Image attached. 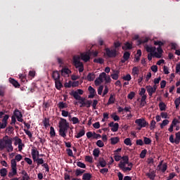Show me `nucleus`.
<instances>
[{
	"label": "nucleus",
	"instance_id": "f257e3e1",
	"mask_svg": "<svg viewBox=\"0 0 180 180\" xmlns=\"http://www.w3.org/2000/svg\"><path fill=\"white\" fill-rule=\"evenodd\" d=\"M68 129H70V123L67 122V120L60 118L59 122V136L65 139L67 133H68Z\"/></svg>",
	"mask_w": 180,
	"mask_h": 180
},
{
	"label": "nucleus",
	"instance_id": "f03ea898",
	"mask_svg": "<svg viewBox=\"0 0 180 180\" xmlns=\"http://www.w3.org/2000/svg\"><path fill=\"white\" fill-rule=\"evenodd\" d=\"M4 148H6L8 153L13 151V146H12V138H9V136L7 135L4 137L3 141L2 139H0V150H4Z\"/></svg>",
	"mask_w": 180,
	"mask_h": 180
},
{
	"label": "nucleus",
	"instance_id": "7ed1b4c3",
	"mask_svg": "<svg viewBox=\"0 0 180 180\" xmlns=\"http://www.w3.org/2000/svg\"><path fill=\"white\" fill-rule=\"evenodd\" d=\"M121 160L118 164L119 168L123 171V172H126L127 170H130V168H124L127 164H129V156L124 155L121 158Z\"/></svg>",
	"mask_w": 180,
	"mask_h": 180
},
{
	"label": "nucleus",
	"instance_id": "20e7f679",
	"mask_svg": "<svg viewBox=\"0 0 180 180\" xmlns=\"http://www.w3.org/2000/svg\"><path fill=\"white\" fill-rule=\"evenodd\" d=\"M72 96L76 99V101H79L78 103L80 104V108H85V101L86 99L85 98L82 97L81 96L78 95V93L77 92H72ZM77 102L75 103V105H77Z\"/></svg>",
	"mask_w": 180,
	"mask_h": 180
},
{
	"label": "nucleus",
	"instance_id": "39448f33",
	"mask_svg": "<svg viewBox=\"0 0 180 180\" xmlns=\"http://www.w3.org/2000/svg\"><path fill=\"white\" fill-rule=\"evenodd\" d=\"M135 123H136V124H138V126L140 127L139 129V130H141V129H143V127L149 126L148 122H147V121H146V120H144L143 118L136 119L135 120Z\"/></svg>",
	"mask_w": 180,
	"mask_h": 180
},
{
	"label": "nucleus",
	"instance_id": "423d86ee",
	"mask_svg": "<svg viewBox=\"0 0 180 180\" xmlns=\"http://www.w3.org/2000/svg\"><path fill=\"white\" fill-rule=\"evenodd\" d=\"M105 54L110 58H115L117 56V51L116 49L110 50L109 48H105Z\"/></svg>",
	"mask_w": 180,
	"mask_h": 180
},
{
	"label": "nucleus",
	"instance_id": "0eeeda50",
	"mask_svg": "<svg viewBox=\"0 0 180 180\" xmlns=\"http://www.w3.org/2000/svg\"><path fill=\"white\" fill-rule=\"evenodd\" d=\"M79 60H81V57H79L78 56H75L73 57V63H74L75 68H79L80 67L84 66V63H82V62H81Z\"/></svg>",
	"mask_w": 180,
	"mask_h": 180
},
{
	"label": "nucleus",
	"instance_id": "6e6552de",
	"mask_svg": "<svg viewBox=\"0 0 180 180\" xmlns=\"http://www.w3.org/2000/svg\"><path fill=\"white\" fill-rule=\"evenodd\" d=\"M157 51L153 53V57H155L156 58H161L162 57V53H164V50H162V47H158Z\"/></svg>",
	"mask_w": 180,
	"mask_h": 180
},
{
	"label": "nucleus",
	"instance_id": "1a4fd4ad",
	"mask_svg": "<svg viewBox=\"0 0 180 180\" xmlns=\"http://www.w3.org/2000/svg\"><path fill=\"white\" fill-rule=\"evenodd\" d=\"M109 127L111 128V131L116 132L119 130V123H115L113 122H111L108 124Z\"/></svg>",
	"mask_w": 180,
	"mask_h": 180
},
{
	"label": "nucleus",
	"instance_id": "9d476101",
	"mask_svg": "<svg viewBox=\"0 0 180 180\" xmlns=\"http://www.w3.org/2000/svg\"><path fill=\"white\" fill-rule=\"evenodd\" d=\"M88 91L89 92V95L88 96V98L89 99H92L93 98L95 97V94H96V90H95V89H94V87H92L91 86H89L88 88Z\"/></svg>",
	"mask_w": 180,
	"mask_h": 180
},
{
	"label": "nucleus",
	"instance_id": "9b49d317",
	"mask_svg": "<svg viewBox=\"0 0 180 180\" xmlns=\"http://www.w3.org/2000/svg\"><path fill=\"white\" fill-rule=\"evenodd\" d=\"M81 59L84 61V63H88L89 60H91V56H89V53H81Z\"/></svg>",
	"mask_w": 180,
	"mask_h": 180
},
{
	"label": "nucleus",
	"instance_id": "f8f14e48",
	"mask_svg": "<svg viewBox=\"0 0 180 180\" xmlns=\"http://www.w3.org/2000/svg\"><path fill=\"white\" fill-rule=\"evenodd\" d=\"M146 176L149 178L150 180L155 179V176H157L156 172L154 170L150 169L149 172L146 174Z\"/></svg>",
	"mask_w": 180,
	"mask_h": 180
},
{
	"label": "nucleus",
	"instance_id": "ddd939ff",
	"mask_svg": "<svg viewBox=\"0 0 180 180\" xmlns=\"http://www.w3.org/2000/svg\"><path fill=\"white\" fill-rule=\"evenodd\" d=\"M146 89L150 96V98H153V94H155V89H153V86H146Z\"/></svg>",
	"mask_w": 180,
	"mask_h": 180
},
{
	"label": "nucleus",
	"instance_id": "4468645a",
	"mask_svg": "<svg viewBox=\"0 0 180 180\" xmlns=\"http://www.w3.org/2000/svg\"><path fill=\"white\" fill-rule=\"evenodd\" d=\"M8 81L10 84H11L13 86H14L15 88H19V86H20V84H19V82L12 77H10L8 79Z\"/></svg>",
	"mask_w": 180,
	"mask_h": 180
},
{
	"label": "nucleus",
	"instance_id": "2eb2a0df",
	"mask_svg": "<svg viewBox=\"0 0 180 180\" xmlns=\"http://www.w3.org/2000/svg\"><path fill=\"white\" fill-rule=\"evenodd\" d=\"M52 78L54 81L60 80V72L58 70H54L52 72Z\"/></svg>",
	"mask_w": 180,
	"mask_h": 180
},
{
	"label": "nucleus",
	"instance_id": "dca6fc26",
	"mask_svg": "<svg viewBox=\"0 0 180 180\" xmlns=\"http://www.w3.org/2000/svg\"><path fill=\"white\" fill-rule=\"evenodd\" d=\"M145 49L147 53H155V50H157V48H155V46H150L148 45H146Z\"/></svg>",
	"mask_w": 180,
	"mask_h": 180
},
{
	"label": "nucleus",
	"instance_id": "f3484780",
	"mask_svg": "<svg viewBox=\"0 0 180 180\" xmlns=\"http://www.w3.org/2000/svg\"><path fill=\"white\" fill-rule=\"evenodd\" d=\"M31 154L32 155L34 162H36V159L37 158V157H39V150L33 148L32 149Z\"/></svg>",
	"mask_w": 180,
	"mask_h": 180
},
{
	"label": "nucleus",
	"instance_id": "a211bd4d",
	"mask_svg": "<svg viewBox=\"0 0 180 180\" xmlns=\"http://www.w3.org/2000/svg\"><path fill=\"white\" fill-rule=\"evenodd\" d=\"M18 174V169L11 167V172L8 173V178H13V176H15Z\"/></svg>",
	"mask_w": 180,
	"mask_h": 180
},
{
	"label": "nucleus",
	"instance_id": "6ab92c4d",
	"mask_svg": "<svg viewBox=\"0 0 180 180\" xmlns=\"http://www.w3.org/2000/svg\"><path fill=\"white\" fill-rule=\"evenodd\" d=\"M140 72V70L139 69V67H134L132 69V75H134V77H139V74Z\"/></svg>",
	"mask_w": 180,
	"mask_h": 180
},
{
	"label": "nucleus",
	"instance_id": "aec40b11",
	"mask_svg": "<svg viewBox=\"0 0 180 180\" xmlns=\"http://www.w3.org/2000/svg\"><path fill=\"white\" fill-rule=\"evenodd\" d=\"M55 86L56 89H58L59 91L63 88V83L59 80H55Z\"/></svg>",
	"mask_w": 180,
	"mask_h": 180
},
{
	"label": "nucleus",
	"instance_id": "412c9836",
	"mask_svg": "<svg viewBox=\"0 0 180 180\" xmlns=\"http://www.w3.org/2000/svg\"><path fill=\"white\" fill-rule=\"evenodd\" d=\"M60 72H61V75L63 77H65V75H68V74H70V72H71V70H70V69H68V68H63L60 70Z\"/></svg>",
	"mask_w": 180,
	"mask_h": 180
},
{
	"label": "nucleus",
	"instance_id": "4be33fe9",
	"mask_svg": "<svg viewBox=\"0 0 180 180\" xmlns=\"http://www.w3.org/2000/svg\"><path fill=\"white\" fill-rule=\"evenodd\" d=\"M133 46L130 42H127L124 46H122V50H131Z\"/></svg>",
	"mask_w": 180,
	"mask_h": 180
},
{
	"label": "nucleus",
	"instance_id": "5701e85b",
	"mask_svg": "<svg viewBox=\"0 0 180 180\" xmlns=\"http://www.w3.org/2000/svg\"><path fill=\"white\" fill-rule=\"evenodd\" d=\"M98 164L102 168H105V167H106V160H105V159L102 158H100L98 160Z\"/></svg>",
	"mask_w": 180,
	"mask_h": 180
},
{
	"label": "nucleus",
	"instance_id": "b1692460",
	"mask_svg": "<svg viewBox=\"0 0 180 180\" xmlns=\"http://www.w3.org/2000/svg\"><path fill=\"white\" fill-rule=\"evenodd\" d=\"M115 101H116V98H115L114 96L112 94H110L108 101L107 103V105H112L115 103Z\"/></svg>",
	"mask_w": 180,
	"mask_h": 180
},
{
	"label": "nucleus",
	"instance_id": "393cba45",
	"mask_svg": "<svg viewBox=\"0 0 180 180\" xmlns=\"http://www.w3.org/2000/svg\"><path fill=\"white\" fill-rule=\"evenodd\" d=\"M119 141H120L119 137H112L110 139V143L112 146H115V144H117Z\"/></svg>",
	"mask_w": 180,
	"mask_h": 180
},
{
	"label": "nucleus",
	"instance_id": "a878e982",
	"mask_svg": "<svg viewBox=\"0 0 180 180\" xmlns=\"http://www.w3.org/2000/svg\"><path fill=\"white\" fill-rule=\"evenodd\" d=\"M92 178V174L90 173H84L82 176L83 180H89Z\"/></svg>",
	"mask_w": 180,
	"mask_h": 180
},
{
	"label": "nucleus",
	"instance_id": "bb28decb",
	"mask_svg": "<svg viewBox=\"0 0 180 180\" xmlns=\"http://www.w3.org/2000/svg\"><path fill=\"white\" fill-rule=\"evenodd\" d=\"M21 174H22V175H24L22 176V180H29V179H30V176H29V174H27V172H26V171L22 170L21 172Z\"/></svg>",
	"mask_w": 180,
	"mask_h": 180
},
{
	"label": "nucleus",
	"instance_id": "cd10ccee",
	"mask_svg": "<svg viewBox=\"0 0 180 180\" xmlns=\"http://www.w3.org/2000/svg\"><path fill=\"white\" fill-rule=\"evenodd\" d=\"M120 72H119V70H116L115 72L112 75H111V78L112 79H115V81H117V79H119V74Z\"/></svg>",
	"mask_w": 180,
	"mask_h": 180
},
{
	"label": "nucleus",
	"instance_id": "c85d7f7f",
	"mask_svg": "<svg viewBox=\"0 0 180 180\" xmlns=\"http://www.w3.org/2000/svg\"><path fill=\"white\" fill-rule=\"evenodd\" d=\"M85 136V130L82 129L79 131V132L75 136L76 139H81V137Z\"/></svg>",
	"mask_w": 180,
	"mask_h": 180
},
{
	"label": "nucleus",
	"instance_id": "c756f323",
	"mask_svg": "<svg viewBox=\"0 0 180 180\" xmlns=\"http://www.w3.org/2000/svg\"><path fill=\"white\" fill-rule=\"evenodd\" d=\"M58 108H60V110H61V109H65L66 108L68 107V105H67V103H64V102H60L58 104Z\"/></svg>",
	"mask_w": 180,
	"mask_h": 180
},
{
	"label": "nucleus",
	"instance_id": "7c9ffc66",
	"mask_svg": "<svg viewBox=\"0 0 180 180\" xmlns=\"http://www.w3.org/2000/svg\"><path fill=\"white\" fill-rule=\"evenodd\" d=\"M84 172H85V170L81 169H77L75 171V175L76 176H81V175H82Z\"/></svg>",
	"mask_w": 180,
	"mask_h": 180
},
{
	"label": "nucleus",
	"instance_id": "2f4dec72",
	"mask_svg": "<svg viewBox=\"0 0 180 180\" xmlns=\"http://www.w3.org/2000/svg\"><path fill=\"white\" fill-rule=\"evenodd\" d=\"M43 124L45 129H47V127L50 126V120H49L48 118H44V120H43Z\"/></svg>",
	"mask_w": 180,
	"mask_h": 180
},
{
	"label": "nucleus",
	"instance_id": "473e14b6",
	"mask_svg": "<svg viewBox=\"0 0 180 180\" xmlns=\"http://www.w3.org/2000/svg\"><path fill=\"white\" fill-rule=\"evenodd\" d=\"M7 174H8V170L6 169L2 168L1 169H0L1 176L5 177V176H6Z\"/></svg>",
	"mask_w": 180,
	"mask_h": 180
},
{
	"label": "nucleus",
	"instance_id": "72a5a7b5",
	"mask_svg": "<svg viewBox=\"0 0 180 180\" xmlns=\"http://www.w3.org/2000/svg\"><path fill=\"white\" fill-rule=\"evenodd\" d=\"M73 92H76L77 93V95H84V91L81 89H77V91H74L72 90L70 93V95H71V96H72V93Z\"/></svg>",
	"mask_w": 180,
	"mask_h": 180
},
{
	"label": "nucleus",
	"instance_id": "f704fd0d",
	"mask_svg": "<svg viewBox=\"0 0 180 180\" xmlns=\"http://www.w3.org/2000/svg\"><path fill=\"white\" fill-rule=\"evenodd\" d=\"M148 42V38L146 37L144 39H139L138 40V44L140 46V44H144V43Z\"/></svg>",
	"mask_w": 180,
	"mask_h": 180
},
{
	"label": "nucleus",
	"instance_id": "c9c22d12",
	"mask_svg": "<svg viewBox=\"0 0 180 180\" xmlns=\"http://www.w3.org/2000/svg\"><path fill=\"white\" fill-rule=\"evenodd\" d=\"M94 63H97V64H103V63H105V60H103L102 58H94Z\"/></svg>",
	"mask_w": 180,
	"mask_h": 180
},
{
	"label": "nucleus",
	"instance_id": "e433bc0d",
	"mask_svg": "<svg viewBox=\"0 0 180 180\" xmlns=\"http://www.w3.org/2000/svg\"><path fill=\"white\" fill-rule=\"evenodd\" d=\"M35 162H37L38 167L39 165H43V164H44V160H43V158H37Z\"/></svg>",
	"mask_w": 180,
	"mask_h": 180
},
{
	"label": "nucleus",
	"instance_id": "4c0bfd02",
	"mask_svg": "<svg viewBox=\"0 0 180 180\" xmlns=\"http://www.w3.org/2000/svg\"><path fill=\"white\" fill-rule=\"evenodd\" d=\"M106 77V73L103 72L102 73H101L98 76V79L100 81H101V82H103V79H105V78Z\"/></svg>",
	"mask_w": 180,
	"mask_h": 180
},
{
	"label": "nucleus",
	"instance_id": "58836bf2",
	"mask_svg": "<svg viewBox=\"0 0 180 180\" xmlns=\"http://www.w3.org/2000/svg\"><path fill=\"white\" fill-rule=\"evenodd\" d=\"M99 154H101V151L99 150V149L96 148L93 150V155H94L96 158H98V157H99Z\"/></svg>",
	"mask_w": 180,
	"mask_h": 180
},
{
	"label": "nucleus",
	"instance_id": "ea45409f",
	"mask_svg": "<svg viewBox=\"0 0 180 180\" xmlns=\"http://www.w3.org/2000/svg\"><path fill=\"white\" fill-rule=\"evenodd\" d=\"M169 123V120H164L162 121V123L160 124V129H164L165 126H167Z\"/></svg>",
	"mask_w": 180,
	"mask_h": 180
},
{
	"label": "nucleus",
	"instance_id": "a19ab883",
	"mask_svg": "<svg viewBox=\"0 0 180 180\" xmlns=\"http://www.w3.org/2000/svg\"><path fill=\"white\" fill-rule=\"evenodd\" d=\"M87 79L88 81H94V79H95V74L94 73H89V75H87Z\"/></svg>",
	"mask_w": 180,
	"mask_h": 180
},
{
	"label": "nucleus",
	"instance_id": "79ce46f5",
	"mask_svg": "<svg viewBox=\"0 0 180 180\" xmlns=\"http://www.w3.org/2000/svg\"><path fill=\"white\" fill-rule=\"evenodd\" d=\"M159 108H160V110H161L162 112L163 110H165L167 105H165V103L161 102L159 103Z\"/></svg>",
	"mask_w": 180,
	"mask_h": 180
},
{
	"label": "nucleus",
	"instance_id": "37998d69",
	"mask_svg": "<svg viewBox=\"0 0 180 180\" xmlns=\"http://www.w3.org/2000/svg\"><path fill=\"white\" fill-rule=\"evenodd\" d=\"M130 52H129V51H126V52H124V55H123V58H124V60H129V58H130Z\"/></svg>",
	"mask_w": 180,
	"mask_h": 180
},
{
	"label": "nucleus",
	"instance_id": "c03bdc74",
	"mask_svg": "<svg viewBox=\"0 0 180 180\" xmlns=\"http://www.w3.org/2000/svg\"><path fill=\"white\" fill-rule=\"evenodd\" d=\"M92 105V101L91 100H86L84 102V108H89L90 106Z\"/></svg>",
	"mask_w": 180,
	"mask_h": 180
},
{
	"label": "nucleus",
	"instance_id": "a18cd8bd",
	"mask_svg": "<svg viewBox=\"0 0 180 180\" xmlns=\"http://www.w3.org/2000/svg\"><path fill=\"white\" fill-rule=\"evenodd\" d=\"M146 155H147V149H144L141 152L139 157L140 158H146Z\"/></svg>",
	"mask_w": 180,
	"mask_h": 180
},
{
	"label": "nucleus",
	"instance_id": "49530a36",
	"mask_svg": "<svg viewBox=\"0 0 180 180\" xmlns=\"http://www.w3.org/2000/svg\"><path fill=\"white\" fill-rule=\"evenodd\" d=\"M14 116H15L16 118L22 117V112L19 111V110L15 109L14 111Z\"/></svg>",
	"mask_w": 180,
	"mask_h": 180
},
{
	"label": "nucleus",
	"instance_id": "de8ad7c7",
	"mask_svg": "<svg viewBox=\"0 0 180 180\" xmlns=\"http://www.w3.org/2000/svg\"><path fill=\"white\" fill-rule=\"evenodd\" d=\"M155 124H157V122H155V120H153L150 121V130H154V129H155Z\"/></svg>",
	"mask_w": 180,
	"mask_h": 180
},
{
	"label": "nucleus",
	"instance_id": "09e8293b",
	"mask_svg": "<svg viewBox=\"0 0 180 180\" xmlns=\"http://www.w3.org/2000/svg\"><path fill=\"white\" fill-rule=\"evenodd\" d=\"M174 104L176 106V109H179V105H180V98H177L174 101Z\"/></svg>",
	"mask_w": 180,
	"mask_h": 180
},
{
	"label": "nucleus",
	"instance_id": "8fccbe9b",
	"mask_svg": "<svg viewBox=\"0 0 180 180\" xmlns=\"http://www.w3.org/2000/svg\"><path fill=\"white\" fill-rule=\"evenodd\" d=\"M154 44H155V46H158V47H162V46H164L165 43L161 41H155Z\"/></svg>",
	"mask_w": 180,
	"mask_h": 180
},
{
	"label": "nucleus",
	"instance_id": "3c124183",
	"mask_svg": "<svg viewBox=\"0 0 180 180\" xmlns=\"http://www.w3.org/2000/svg\"><path fill=\"white\" fill-rule=\"evenodd\" d=\"M71 121L72 122L73 124H77L79 123V120L78 119V117H72Z\"/></svg>",
	"mask_w": 180,
	"mask_h": 180
},
{
	"label": "nucleus",
	"instance_id": "603ef678",
	"mask_svg": "<svg viewBox=\"0 0 180 180\" xmlns=\"http://www.w3.org/2000/svg\"><path fill=\"white\" fill-rule=\"evenodd\" d=\"M143 143L144 144H146V145L151 144V139H150V138H148V137H144Z\"/></svg>",
	"mask_w": 180,
	"mask_h": 180
},
{
	"label": "nucleus",
	"instance_id": "864d4df0",
	"mask_svg": "<svg viewBox=\"0 0 180 180\" xmlns=\"http://www.w3.org/2000/svg\"><path fill=\"white\" fill-rule=\"evenodd\" d=\"M124 143L126 146H131V139H130V138H127L124 139Z\"/></svg>",
	"mask_w": 180,
	"mask_h": 180
},
{
	"label": "nucleus",
	"instance_id": "5fc2aeb1",
	"mask_svg": "<svg viewBox=\"0 0 180 180\" xmlns=\"http://www.w3.org/2000/svg\"><path fill=\"white\" fill-rule=\"evenodd\" d=\"M175 176H176V174H175V172H172L169 174V176L167 177V180L174 179Z\"/></svg>",
	"mask_w": 180,
	"mask_h": 180
},
{
	"label": "nucleus",
	"instance_id": "6e6d98bb",
	"mask_svg": "<svg viewBox=\"0 0 180 180\" xmlns=\"http://www.w3.org/2000/svg\"><path fill=\"white\" fill-rule=\"evenodd\" d=\"M50 134L51 137H54L56 136V131L54 130V127H50Z\"/></svg>",
	"mask_w": 180,
	"mask_h": 180
},
{
	"label": "nucleus",
	"instance_id": "4d7b16f0",
	"mask_svg": "<svg viewBox=\"0 0 180 180\" xmlns=\"http://www.w3.org/2000/svg\"><path fill=\"white\" fill-rule=\"evenodd\" d=\"M17 143H18V150L22 151V139H18L17 140Z\"/></svg>",
	"mask_w": 180,
	"mask_h": 180
},
{
	"label": "nucleus",
	"instance_id": "13d9d810",
	"mask_svg": "<svg viewBox=\"0 0 180 180\" xmlns=\"http://www.w3.org/2000/svg\"><path fill=\"white\" fill-rule=\"evenodd\" d=\"M136 96V93H134V91H131L128 96L127 98L128 99H133V98H134Z\"/></svg>",
	"mask_w": 180,
	"mask_h": 180
},
{
	"label": "nucleus",
	"instance_id": "bf43d9fd",
	"mask_svg": "<svg viewBox=\"0 0 180 180\" xmlns=\"http://www.w3.org/2000/svg\"><path fill=\"white\" fill-rule=\"evenodd\" d=\"M111 117L112 119H113L115 122H117L118 120H120V117L118 115H116V114L111 115Z\"/></svg>",
	"mask_w": 180,
	"mask_h": 180
},
{
	"label": "nucleus",
	"instance_id": "052dcab7",
	"mask_svg": "<svg viewBox=\"0 0 180 180\" xmlns=\"http://www.w3.org/2000/svg\"><path fill=\"white\" fill-rule=\"evenodd\" d=\"M77 165L79 168H86V165L84 163H82V162H77Z\"/></svg>",
	"mask_w": 180,
	"mask_h": 180
},
{
	"label": "nucleus",
	"instance_id": "680f3d73",
	"mask_svg": "<svg viewBox=\"0 0 180 180\" xmlns=\"http://www.w3.org/2000/svg\"><path fill=\"white\" fill-rule=\"evenodd\" d=\"M96 146L98 147L102 148L105 146V143H103V142L101 140H98L96 142Z\"/></svg>",
	"mask_w": 180,
	"mask_h": 180
},
{
	"label": "nucleus",
	"instance_id": "e2e57ef3",
	"mask_svg": "<svg viewBox=\"0 0 180 180\" xmlns=\"http://www.w3.org/2000/svg\"><path fill=\"white\" fill-rule=\"evenodd\" d=\"M11 168H16V166H17L16 160L15 159L11 160Z\"/></svg>",
	"mask_w": 180,
	"mask_h": 180
},
{
	"label": "nucleus",
	"instance_id": "0e129e2a",
	"mask_svg": "<svg viewBox=\"0 0 180 180\" xmlns=\"http://www.w3.org/2000/svg\"><path fill=\"white\" fill-rule=\"evenodd\" d=\"M136 144V146H144V142L143 141V139H137Z\"/></svg>",
	"mask_w": 180,
	"mask_h": 180
},
{
	"label": "nucleus",
	"instance_id": "69168bd1",
	"mask_svg": "<svg viewBox=\"0 0 180 180\" xmlns=\"http://www.w3.org/2000/svg\"><path fill=\"white\" fill-rule=\"evenodd\" d=\"M24 131H25V134H27V136H28L29 139H32V134L30 131H29L27 129H24Z\"/></svg>",
	"mask_w": 180,
	"mask_h": 180
},
{
	"label": "nucleus",
	"instance_id": "338daca9",
	"mask_svg": "<svg viewBox=\"0 0 180 180\" xmlns=\"http://www.w3.org/2000/svg\"><path fill=\"white\" fill-rule=\"evenodd\" d=\"M167 168H168V166L167 165V163H164L162 166V168H161L162 172H165V171H167Z\"/></svg>",
	"mask_w": 180,
	"mask_h": 180
},
{
	"label": "nucleus",
	"instance_id": "774afa93",
	"mask_svg": "<svg viewBox=\"0 0 180 180\" xmlns=\"http://www.w3.org/2000/svg\"><path fill=\"white\" fill-rule=\"evenodd\" d=\"M97 105H98V100H94L93 103L91 104L93 109L96 110Z\"/></svg>",
	"mask_w": 180,
	"mask_h": 180
}]
</instances>
